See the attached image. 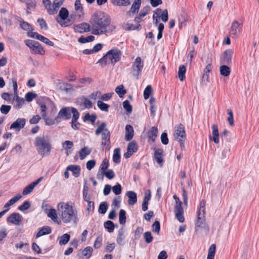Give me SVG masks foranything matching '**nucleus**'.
<instances>
[{"mask_svg": "<svg viewBox=\"0 0 259 259\" xmlns=\"http://www.w3.org/2000/svg\"><path fill=\"white\" fill-rule=\"evenodd\" d=\"M104 227L108 230L109 233H111L114 229V224L111 221H107L104 223Z\"/></svg>", "mask_w": 259, "mask_h": 259, "instance_id": "a18cd8bd", "label": "nucleus"}, {"mask_svg": "<svg viewBox=\"0 0 259 259\" xmlns=\"http://www.w3.org/2000/svg\"><path fill=\"white\" fill-rule=\"evenodd\" d=\"M20 25L22 29L27 31V33L28 32H32L33 28L32 26L27 22L23 20L20 21Z\"/></svg>", "mask_w": 259, "mask_h": 259, "instance_id": "e433bc0d", "label": "nucleus"}, {"mask_svg": "<svg viewBox=\"0 0 259 259\" xmlns=\"http://www.w3.org/2000/svg\"><path fill=\"white\" fill-rule=\"evenodd\" d=\"M215 245L214 244H211L208 249L207 259H214V255L215 253Z\"/></svg>", "mask_w": 259, "mask_h": 259, "instance_id": "58836bf2", "label": "nucleus"}, {"mask_svg": "<svg viewBox=\"0 0 259 259\" xmlns=\"http://www.w3.org/2000/svg\"><path fill=\"white\" fill-rule=\"evenodd\" d=\"M153 231L157 234L159 233L160 229V223L158 221H155L152 225Z\"/></svg>", "mask_w": 259, "mask_h": 259, "instance_id": "680f3d73", "label": "nucleus"}, {"mask_svg": "<svg viewBox=\"0 0 259 259\" xmlns=\"http://www.w3.org/2000/svg\"><path fill=\"white\" fill-rule=\"evenodd\" d=\"M11 109L9 105H3L0 108V111L2 114H7Z\"/></svg>", "mask_w": 259, "mask_h": 259, "instance_id": "13d9d810", "label": "nucleus"}, {"mask_svg": "<svg viewBox=\"0 0 259 259\" xmlns=\"http://www.w3.org/2000/svg\"><path fill=\"white\" fill-rule=\"evenodd\" d=\"M56 208L60 219L64 224H77L79 219L76 210L71 202H60Z\"/></svg>", "mask_w": 259, "mask_h": 259, "instance_id": "f03ea898", "label": "nucleus"}, {"mask_svg": "<svg viewBox=\"0 0 259 259\" xmlns=\"http://www.w3.org/2000/svg\"><path fill=\"white\" fill-rule=\"evenodd\" d=\"M143 66L144 63L142 61L141 58L140 57H137L132 65L133 75L137 77L140 76L143 70Z\"/></svg>", "mask_w": 259, "mask_h": 259, "instance_id": "ddd939ff", "label": "nucleus"}, {"mask_svg": "<svg viewBox=\"0 0 259 259\" xmlns=\"http://www.w3.org/2000/svg\"><path fill=\"white\" fill-rule=\"evenodd\" d=\"M115 91L120 98L123 97V96L126 93V91L122 84L117 86L115 88Z\"/></svg>", "mask_w": 259, "mask_h": 259, "instance_id": "a19ab883", "label": "nucleus"}, {"mask_svg": "<svg viewBox=\"0 0 259 259\" xmlns=\"http://www.w3.org/2000/svg\"><path fill=\"white\" fill-rule=\"evenodd\" d=\"M162 152L161 149H157L155 151L154 158L157 162H162Z\"/></svg>", "mask_w": 259, "mask_h": 259, "instance_id": "de8ad7c7", "label": "nucleus"}, {"mask_svg": "<svg viewBox=\"0 0 259 259\" xmlns=\"http://www.w3.org/2000/svg\"><path fill=\"white\" fill-rule=\"evenodd\" d=\"M125 140L127 141L131 140L134 136V131L133 127L131 125H126L125 128Z\"/></svg>", "mask_w": 259, "mask_h": 259, "instance_id": "393cba45", "label": "nucleus"}, {"mask_svg": "<svg viewBox=\"0 0 259 259\" xmlns=\"http://www.w3.org/2000/svg\"><path fill=\"white\" fill-rule=\"evenodd\" d=\"M71 113L73 114L72 120L77 121L79 116V114L77 110L75 108L72 107Z\"/></svg>", "mask_w": 259, "mask_h": 259, "instance_id": "0e129e2a", "label": "nucleus"}, {"mask_svg": "<svg viewBox=\"0 0 259 259\" xmlns=\"http://www.w3.org/2000/svg\"><path fill=\"white\" fill-rule=\"evenodd\" d=\"M34 145L39 154L42 156H48L52 147L48 136L37 137L35 138Z\"/></svg>", "mask_w": 259, "mask_h": 259, "instance_id": "20e7f679", "label": "nucleus"}, {"mask_svg": "<svg viewBox=\"0 0 259 259\" xmlns=\"http://www.w3.org/2000/svg\"><path fill=\"white\" fill-rule=\"evenodd\" d=\"M51 232V227L49 226L42 227L38 231L36 235V238H39L43 235L49 234Z\"/></svg>", "mask_w": 259, "mask_h": 259, "instance_id": "7c9ffc66", "label": "nucleus"}, {"mask_svg": "<svg viewBox=\"0 0 259 259\" xmlns=\"http://www.w3.org/2000/svg\"><path fill=\"white\" fill-rule=\"evenodd\" d=\"M70 236L69 234L66 233L58 238L59 244L60 245H65L69 241Z\"/></svg>", "mask_w": 259, "mask_h": 259, "instance_id": "c9c22d12", "label": "nucleus"}, {"mask_svg": "<svg viewBox=\"0 0 259 259\" xmlns=\"http://www.w3.org/2000/svg\"><path fill=\"white\" fill-rule=\"evenodd\" d=\"M64 0H54L53 4L50 0H44L43 5L47 10V13L50 15L57 14L58 9L63 5Z\"/></svg>", "mask_w": 259, "mask_h": 259, "instance_id": "6e6552de", "label": "nucleus"}, {"mask_svg": "<svg viewBox=\"0 0 259 259\" xmlns=\"http://www.w3.org/2000/svg\"><path fill=\"white\" fill-rule=\"evenodd\" d=\"M120 158V149L116 148L114 150L113 155V160L114 162L119 161Z\"/></svg>", "mask_w": 259, "mask_h": 259, "instance_id": "603ef678", "label": "nucleus"}, {"mask_svg": "<svg viewBox=\"0 0 259 259\" xmlns=\"http://www.w3.org/2000/svg\"><path fill=\"white\" fill-rule=\"evenodd\" d=\"M186 71V69L184 65H181L179 67L178 75L180 80L183 81L185 78Z\"/></svg>", "mask_w": 259, "mask_h": 259, "instance_id": "79ce46f5", "label": "nucleus"}, {"mask_svg": "<svg viewBox=\"0 0 259 259\" xmlns=\"http://www.w3.org/2000/svg\"><path fill=\"white\" fill-rule=\"evenodd\" d=\"M28 36L29 37H32V38H35L47 45H48L49 46H54V42L51 40H50L48 38L39 34L37 32H28Z\"/></svg>", "mask_w": 259, "mask_h": 259, "instance_id": "dca6fc26", "label": "nucleus"}, {"mask_svg": "<svg viewBox=\"0 0 259 259\" xmlns=\"http://www.w3.org/2000/svg\"><path fill=\"white\" fill-rule=\"evenodd\" d=\"M21 197L22 195L19 194L13 197L12 198H11L5 204V210L6 211V212L8 211L10 209V207L14 204L16 202H17L19 200H20L21 198Z\"/></svg>", "mask_w": 259, "mask_h": 259, "instance_id": "5701e85b", "label": "nucleus"}, {"mask_svg": "<svg viewBox=\"0 0 259 259\" xmlns=\"http://www.w3.org/2000/svg\"><path fill=\"white\" fill-rule=\"evenodd\" d=\"M97 106L98 108L102 111L107 112L109 105L103 102L102 101H98L97 102Z\"/></svg>", "mask_w": 259, "mask_h": 259, "instance_id": "49530a36", "label": "nucleus"}, {"mask_svg": "<svg viewBox=\"0 0 259 259\" xmlns=\"http://www.w3.org/2000/svg\"><path fill=\"white\" fill-rule=\"evenodd\" d=\"M101 133H102L101 144L107 149L110 144V132L107 128L106 124L105 122L102 123L95 131V134L97 136Z\"/></svg>", "mask_w": 259, "mask_h": 259, "instance_id": "0eeeda50", "label": "nucleus"}, {"mask_svg": "<svg viewBox=\"0 0 259 259\" xmlns=\"http://www.w3.org/2000/svg\"><path fill=\"white\" fill-rule=\"evenodd\" d=\"M121 56L120 50L114 49L109 51L106 54L98 61V63L102 65L109 64H115L118 62Z\"/></svg>", "mask_w": 259, "mask_h": 259, "instance_id": "39448f33", "label": "nucleus"}, {"mask_svg": "<svg viewBox=\"0 0 259 259\" xmlns=\"http://www.w3.org/2000/svg\"><path fill=\"white\" fill-rule=\"evenodd\" d=\"M158 130L156 127H152L148 132V137L152 142H154L157 136Z\"/></svg>", "mask_w": 259, "mask_h": 259, "instance_id": "473e14b6", "label": "nucleus"}, {"mask_svg": "<svg viewBox=\"0 0 259 259\" xmlns=\"http://www.w3.org/2000/svg\"><path fill=\"white\" fill-rule=\"evenodd\" d=\"M233 54V51L227 50L224 52L223 57L222 59V63L224 64H229L231 62V59Z\"/></svg>", "mask_w": 259, "mask_h": 259, "instance_id": "4be33fe9", "label": "nucleus"}, {"mask_svg": "<svg viewBox=\"0 0 259 259\" xmlns=\"http://www.w3.org/2000/svg\"><path fill=\"white\" fill-rule=\"evenodd\" d=\"M23 220L22 216L18 212L11 213L7 219L8 223H11L15 225H19Z\"/></svg>", "mask_w": 259, "mask_h": 259, "instance_id": "2eb2a0df", "label": "nucleus"}, {"mask_svg": "<svg viewBox=\"0 0 259 259\" xmlns=\"http://www.w3.org/2000/svg\"><path fill=\"white\" fill-rule=\"evenodd\" d=\"M212 130V140L215 144H218L220 142V136L217 125L213 124Z\"/></svg>", "mask_w": 259, "mask_h": 259, "instance_id": "bb28decb", "label": "nucleus"}, {"mask_svg": "<svg viewBox=\"0 0 259 259\" xmlns=\"http://www.w3.org/2000/svg\"><path fill=\"white\" fill-rule=\"evenodd\" d=\"M25 44L29 48L32 53L40 55H44L45 54V51L38 42L27 39L25 40Z\"/></svg>", "mask_w": 259, "mask_h": 259, "instance_id": "9d476101", "label": "nucleus"}, {"mask_svg": "<svg viewBox=\"0 0 259 259\" xmlns=\"http://www.w3.org/2000/svg\"><path fill=\"white\" fill-rule=\"evenodd\" d=\"M111 3L117 6H126L130 4V0H110Z\"/></svg>", "mask_w": 259, "mask_h": 259, "instance_id": "f704fd0d", "label": "nucleus"}, {"mask_svg": "<svg viewBox=\"0 0 259 259\" xmlns=\"http://www.w3.org/2000/svg\"><path fill=\"white\" fill-rule=\"evenodd\" d=\"M205 201L202 200L200 203V207L197 211V219L195 223L196 230L200 228H202L204 225V214H205Z\"/></svg>", "mask_w": 259, "mask_h": 259, "instance_id": "1a4fd4ad", "label": "nucleus"}, {"mask_svg": "<svg viewBox=\"0 0 259 259\" xmlns=\"http://www.w3.org/2000/svg\"><path fill=\"white\" fill-rule=\"evenodd\" d=\"M227 113L229 115V117L227 118V120L228 121L229 124L230 126H233L234 125V119H233V114L231 109H228L227 110Z\"/></svg>", "mask_w": 259, "mask_h": 259, "instance_id": "864d4df0", "label": "nucleus"}, {"mask_svg": "<svg viewBox=\"0 0 259 259\" xmlns=\"http://www.w3.org/2000/svg\"><path fill=\"white\" fill-rule=\"evenodd\" d=\"M90 28H91V24H89L87 23H82L76 26L74 28V30L76 32L82 33L84 32L89 31L90 30Z\"/></svg>", "mask_w": 259, "mask_h": 259, "instance_id": "412c9836", "label": "nucleus"}, {"mask_svg": "<svg viewBox=\"0 0 259 259\" xmlns=\"http://www.w3.org/2000/svg\"><path fill=\"white\" fill-rule=\"evenodd\" d=\"M152 92V88L151 85H149L146 87L144 91V98L145 99H148Z\"/></svg>", "mask_w": 259, "mask_h": 259, "instance_id": "6e6d98bb", "label": "nucleus"}, {"mask_svg": "<svg viewBox=\"0 0 259 259\" xmlns=\"http://www.w3.org/2000/svg\"><path fill=\"white\" fill-rule=\"evenodd\" d=\"M126 196L128 198V203L129 205H134L137 201V194L132 191H129L126 192Z\"/></svg>", "mask_w": 259, "mask_h": 259, "instance_id": "a878e982", "label": "nucleus"}, {"mask_svg": "<svg viewBox=\"0 0 259 259\" xmlns=\"http://www.w3.org/2000/svg\"><path fill=\"white\" fill-rule=\"evenodd\" d=\"M144 237L145 241L147 243H150L152 241L153 237L152 236L151 233L150 232H146L144 234Z\"/></svg>", "mask_w": 259, "mask_h": 259, "instance_id": "bf43d9fd", "label": "nucleus"}, {"mask_svg": "<svg viewBox=\"0 0 259 259\" xmlns=\"http://www.w3.org/2000/svg\"><path fill=\"white\" fill-rule=\"evenodd\" d=\"M103 174L109 179H112L114 177V173L111 169H108L107 171H105Z\"/></svg>", "mask_w": 259, "mask_h": 259, "instance_id": "69168bd1", "label": "nucleus"}, {"mask_svg": "<svg viewBox=\"0 0 259 259\" xmlns=\"http://www.w3.org/2000/svg\"><path fill=\"white\" fill-rule=\"evenodd\" d=\"M30 206V202L28 201H25L23 202V203L20 205L18 209L20 211H25L28 209Z\"/></svg>", "mask_w": 259, "mask_h": 259, "instance_id": "5fc2aeb1", "label": "nucleus"}, {"mask_svg": "<svg viewBox=\"0 0 259 259\" xmlns=\"http://www.w3.org/2000/svg\"><path fill=\"white\" fill-rule=\"evenodd\" d=\"M91 151V149L88 147H85L81 149L78 152L79 159L82 160L87 155L90 154Z\"/></svg>", "mask_w": 259, "mask_h": 259, "instance_id": "c85d7f7f", "label": "nucleus"}, {"mask_svg": "<svg viewBox=\"0 0 259 259\" xmlns=\"http://www.w3.org/2000/svg\"><path fill=\"white\" fill-rule=\"evenodd\" d=\"M93 252V248L90 246H88L82 251V254L88 258L91 257Z\"/></svg>", "mask_w": 259, "mask_h": 259, "instance_id": "3c124183", "label": "nucleus"}, {"mask_svg": "<svg viewBox=\"0 0 259 259\" xmlns=\"http://www.w3.org/2000/svg\"><path fill=\"white\" fill-rule=\"evenodd\" d=\"M175 201L176 203L175 207L176 217L180 222L183 223L185 221V218L183 215L184 210L182 207V202L179 198H177Z\"/></svg>", "mask_w": 259, "mask_h": 259, "instance_id": "f8f14e48", "label": "nucleus"}, {"mask_svg": "<svg viewBox=\"0 0 259 259\" xmlns=\"http://www.w3.org/2000/svg\"><path fill=\"white\" fill-rule=\"evenodd\" d=\"M15 95V98H14V101L15 102L14 108L18 110L24 104L25 100L23 98L19 97L18 94Z\"/></svg>", "mask_w": 259, "mask_h": 259, "instance_id": "cd10ccee", "label": "nucleus"}, {"mask_svg": "<svg viewBox=\"0 0 259 259\" xmlns=\"http://www.w3.org/2000/svg\"><path fill=\"white\" fill-rule=\"evenodd\" d=\"M102 238L100 237H98L96 238V239L94 242V247L95 248H100L102 244Z\"/></svg>", "mask_w": 259, "mask_h": 259, "instance_id": "774afa93", "label": "nucleus"}, {"mask_svg": "<svg viewBox=\"0 0 259 259\" xmlns=\"http://www.w3.org/2000/svg\"><path fill=\"white\" fill-rule=\"evenodd\" d=\"M124 239V230L121 228L118 231V235L117 237V242L120 245H122L124 244L123 240Z\"/></svg>", "mask_w": 259, "mask_h": 259, "instance_id": "4c0bfd02", "label": "nucleus"}, {"mask_svg": "<svg viewBox=\"0 0 259 259\" xmlns=\"http://www.w3.org/2000/svg\"><path fill=\"white\" fill-rule=\"evenodd\" d=\"M67 170L72 171L73 175L75 177H77L79 175L80 168L79 166L71 165L67 167Z\"/></svg>", "mask_w": 259, "mask_h": 259, "instance_id": "2f4dec72", "label": "nucleus"}, {"mask_svg": "<svg viewBox=\"0 0 259 259\" xmlns=\"http://www.w3.org/2000/svg\"><path fill=\"white\" fill-rule=\"evenodd\" d=\"M72 107H64L62 108L58 115L56 117V119L58 120L59 118L64 119H69L71 118V112Z\"/></svg>", "mask_w": 259, "mask_h": 259, "instance_id": "f3484780", "label": "nucleus"}, {"mask_svg": "<svg viewBox=\"0 0 259 259\" xmlns=\"http://www.w3.org/2000/svg\"><path fill=\"white\" fill-rule=\"evenodd\" d=\"M123 107L124 109L128 112L131 113L132 111V107L130 105V102L127 100H125L123 102Z\"/></svg>", "mask_w": 259, "mask_h": 259, "instance_id": "052dcab7", "label": "nucleus"}, {"mask_svg": "<svg viewBox=\"0 0 259 259\" xmlns=\"http://www.w3.org/2000/svg\"><path fill=\"white\" fill-rule=\"evenodd\" d=\"M40 114L45 120L46 124L48 125H53L55 124V121H58L47 116L48 114L53 116L57 111L56 107L54 103L47 98L43 99V102L40 104Z\"/></svg>", "mask_w": 259, "mask_h": 259, "instance_id": "7ed1b4c3", "label": "nucleus"}, {"mask_svg": "<svg viewBox=\"0 0 259 259\" xmlns=\"http://www.w3.org/2000/svg\"><path fill=\"white\" fill-rule=\"evenodd\" d=\"M126 213L124 210L120 209L119 214V222L121 225H124L126 222Z\"/></svg>", "mask_w": 259, "mask_h": 259, "instance_id": "c03bdc74", "label": "nucleus"}, {"mask_svg": "<svg viewBox=\"0 0 259 259\" xmlns=\"http://www.w3.org/2000/svg\"><path fill=\"white\" fill-rule=\"evenodd\" d=\"M70 17L71 19L69 18V12L67 9L61 8L56 19L61 26L66 27L73 22L72 16L71 15Z\"/></svg>", "mask_w": 259, "mask_h": 259, "instance_id": "423d86ee", "label": "nucleus"}, {"mask_svg": "<svg viewBox=\"0 0 259 259\" xmlns=\"http://www.w3.org/2000/svg\"><path fill=\"white\" fill-rule=\"evenodd\" d=\"M141 4V0H135L132 5L130 11L128 12V13L135 14L140 9Z\"/></svg>", "mask_w": 259, "mask_h": 259, "instance_id": "c756f323", "label": "nucleus"}, {"mask_svg": "<svg viewBox=\"0 0 259 259\" xmlns=\"http://www.w3.org/2000/svg\"><path fill=\"white\" fill-rule=\"evenodd\" d=\"M73 143L70 141H65L62 143V148L67 155L73 151Z\"/></svg>", "mask_w": 259, "mask_h": 259, "instance_id": "b1692460", "label": "nucleus"}, {"mask_svg": "<svg viewBox=\"0 0 259 259\" xmlns=\"http://www.w3.org/2000/svg\"><path fill=\"white\" fill-rule=\"evenodd\" d=\"M47 215L54 222L58 224H60L61 221L59 220L58 218V213L57 209L55 208H50L48 210L47 212Z\"/></svg>", "mask_w": 259, "mask_h": 259, "instance_id": "aec40b11", "label": "nucleus"}, {"mask_svg": "<svg viewBox=\"0 0 259 259\" xmlns=\"http://www.w3.org/2000/svg\"><path fill=\"white\" fill-rule=\"evenodd\" d=\"M75 10L80 17L83 14V8L81 7L80 0H76L74 4Z\"/></svg>", "mask_w": 259, "mask_h": 259, "instance_id": "ea45409f", "label": "nucleus"}, {"mask_svg": "<svg viewBox=\"0 0 259 259\" xmlns=\"http://www.w3.org/2000/svg\"><path fill=\"white\" fill-rule=\"evenodd\" d=\"M35 187L34 185V184L33 183H31L26 187H25L22 192V194L23 195H26L30 193L32 190H33L34 188Z\"/></svg>", "mask_w": 259, "mask_h": 259, "instance_id": "37998d69", "label": "nucleus"}, {"mask_svg": "<svg viewBox=\"0 0 259 259\" xmlns=\"http://www.w3.org/2000/svg\"><path fill=\"white\" fill-rule=\"evenodd\" d=\"M175 138L181 142H184L186 138L185 128L183 125L180 124L175 126Z\"/></svg>", "mask_w": 259, "mask_h": 259, "instance_id": "4468645a", "label": "nucleus"}, {"mask_svg": "<svg viewBox=\"0 0 259 259\" xmlns=\"http://www.w3.org/2000/svg\"><path fill=\"white\" fill-rule=\"evenodd\" d=\"M90 23L92 33L100 35L106 34L109 27L111 19L109 16L103 11H97L91 16Z\"/></svg>", "mask_w": 259, "mask_h": 259, "instance_id": "f257e3e1", "label": "nucleus"}, {"mask_svg": "<svg viewBox=\"0 0 259 259\" xmlns=\"http://www.w3.org/2000/svg\"><path fill=\"white\" fill-rule=\"evenodd\" d=\"M242 26V22L236 20L233 21L229 29L230 35L233 37L238 36L241 32Z\"/></svg>", "mask_w": 259, "mask_h": 259, "instance_id": "9b49d317", "label": "nucleus"}, {"mask_svg": "<svg viewBox=\"0 0 259 259\" xmlns=\"http://www.w3.org/2000/svg\"><path fill=\"white\" fill-rule=\"evenodd\" d=\"M108 209V204L106 202H102L100 203L98 211L101 214H105Z\"/></svg>", "mask_w": 259, "mask_h": 259, "instance_id": "09e8293b", "label": "nucleus"}, {"mask_svg": "<svg viewBox=\"0 0 259 259\" xmlns=\"http://www.w3.org/2000/svg\"><path fill=\"white\" fill-rule=\"evenodd\" d=\"M220 71L221 74L225 77L229 76L231 73L230 68L225 65L221 66Z\"/></svg>", "mask_w": 259, "mask_h": 259, "instance_id": "72a5a7b5", "label": "nucleus"}, {"mask_svg": "<svg viewBox=\"0 0 259 259\" xmlns=\"http://www.w3.org/2000/svg\"><path fill=\"white\" fill-rule=\"evenodd\" d=\"M137 149L138 146L136 142L132 141L130 142L127 146V152L124 154L123 156L126 158H129L134 153L137 151Z\"/></svg>", "mask_w": 259, "mask_h": 259, "instance_id": "6ab92c4d", "label": "nucleus"}, {"mask_svg": "<svg viewBox=\"0 0 259 259\" xmlns=\"http://www.w3.org/2000/svg\"><path fill=\"white\" fill-rule=\"evenodd\" d=\"M112 191L115 195H119L121 192V186L117 184L112 187Z\"/></svg>", "mask_w": 259, "mask_h": 259, "instance_id": "e2e57ef3", "label": "nucleus"}, {"mask_svg": "<svg viewBox=\"0 0 259 259\" xmlns=\"http://www.w3.org/2000/svg\"><path fill=\"white\" fill-rule=\"evenodd\" d=\"M36 97V95L32 92H28L26 94L25 98L26 100L28 102H31Z\"/></svg>", "mask_w": 259, "mask_h": 259, "instance_id": "4d7b16f0", "label": "nucleus"}, {"mask_svg": "<svg viewBox=\"0 0 259 259\" xmlns=\"http://www.w3.org/2000/svg\"><path fill=\"white\" fill-rule=\"evenodd\" d=\"M97 116L95 114L90 115L89 113H87L83 117V121H91L93 123L95 122Z\"/></svg>", "mask_w": 259, "mask_h": 259, "instance_id": "8fccbe9b", "label": "nucleus"}, {"mask_svg": "<svg viewBox=\"0 0 259 259\" xmlns=\"http://www.w3.org/2000/svg\"><path fill=\"white\" fill-rule=\"evenodd\" d=\"M25 123L26 120L25 118H18L11 125L10 129L15 130L16 131H20L24 127Z\"/></svg>", "mask_w": 259, "mask_h": 259, "instance_id": "a211bd4d", "label": "nucleus"}, {"mask_svg": "<svg viewBox=\"0 0 259 259\" xmlns=\"http://www.w3.org/2000/svg\"><path fill=\"white\" fill-rule=\"evenodd\" d=\"M113 94V92L105 94L101 96V99L103 101H107L111 99Z\"/></svg>", "mask_w": 259, "mask_h": 259, "instance_id": "338daca9", "label": "nucleus"}]
</instances>
